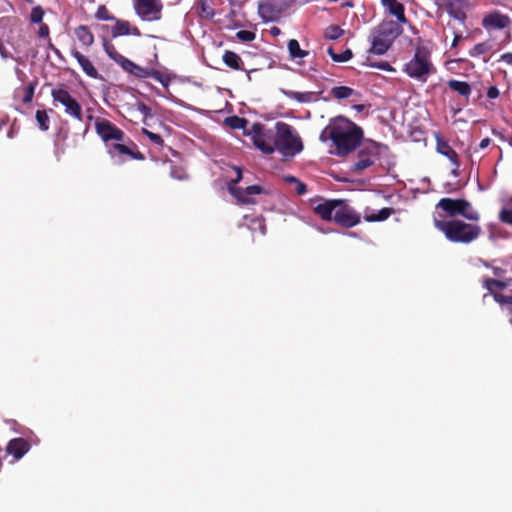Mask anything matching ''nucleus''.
I'll use <instances>...</instances> for the list:
<instances>
[{
    "instance_id": "49530a36",
    "label": "nucleus",
    "mask_w": 512,
    "mask_h": 512,
    "mask_svg": "<svg viewBox=\"0 0 512 512\" xmlns=\"http://www.w3.org/2000/svg\"><path fill=\"white\" fill-rule=\"evenodd\" d=\"M236 37L244 42H250L255 39V33L249 30H240L237 32Z\"/></svg>"
},
{
    "instance_id": "9d476101",
    "label": "nucleus",
    "mask_w": 512,
    "mask_h": 512,
    "mask_svg": "<svg viewBox=\"0 0 512 512\" xmlns=\"http://www.w3.org/2000/svg\"><path fill=\"white\" fill-rule=\"evenodd\" d=\"M51 96L55 102L64 106L67 115L78 121L83 120L82 106L68 90L62 87L55 88L51 91Z\"/></svg>"
},
{
    "instance_id": "052dcab7",
    "label": "nucleus",
    "mask_w": 512,
    "mask_h": 512,
    "mask_svg": "<svg viewBox=\"0 0 512 512\" xmlns=\"http://www.w3.org/2000/svg\"><path fill=\"white\" fill-rule=\"evenodd\" d=\"M462 39V36L460 34H455L452 46H456L457 43Z\"/></svg>"
},
{
    "instance_id": "423d86ee",
    "label": "nucleus",
    "mask_w": 512,
    "mask_h": 512,
    "mask_svg": "<svg viewBox=\"0 0 512 512\" xmlns=\"http://www.w3.org/2000/svg\"><path fill=\"white\" fill-rule=\"evenodd\" d=\"M434 67L431 61V51L424 45L415 48L411 60L405 63L403 71L411 78L426 82Z\"/></svg>"
},
{
    "instance_id": "72a5a7b5",
    "label": "nucleus",
    "mask_w": 512,
    "mask_h": 512,
    "mask_svg": "<svg viewBox=\"0 0 512 512\" xmlns=\"http://www.w3.org/2000/svg\"><path fill=\"white\" fill-rule=\"evenodd\" d=\"M147 78H153L154 80L158 81L162 84L163 87L168 88L171 82V78L168 74L163 73L156 69H149Z\"/></svg>"
},
{
    "instance_id": "3c124183",
    "label": "nucleus",
    "mask_w": 512,
    "mask_h": 512,
    "mask_svg": "<svg viewBox=\"0 0 512 512\" xmlns=\"http://www.w3.org/2000/svg\"><path fill=\"white\" fill-rule=\"evenodd\" d=\"M295 190L298 195H304L307 193V185L299 180L295 184Z\"/></svg>"
},
{
    "instance_id": "6e6d98bb",
    "label": "nucleus",
    "mask_w": 512,
    "mask_h": 512,
    "mask_svg": "<svg viewBox=\"0 0 512 512\" xmlns=\"http://www.w3.org/2000/svg\"><path fill=\"white\" fill-rule=\"evenodd\" d=\"M284 181L289 184H296L299 179L292 175H287L284 177Z\"/></svg>"
},
{
    "instance_id": "7ed1b4c3",
    "label": "nucleus",
    "mask_w": 512,
    "mask_h": 512,
    "mask_svg": "<svg viewBox=\"0 0 512 512\" xmlns=\"http://www.w3.org/2000/svg\"><path fill=\"white\" fill-rule=\"evenodd\" d=\"M433 223L445 235L446 239L453 243H472L482 233V228L479 224L467 223L460 219L439 220L435 218Z\"/></svg>"
},
{
    "instance_id": "5701e85b",
    "label": "nucleus",
    "mask_w": 512,
    "mask_h": 512,
    "mask_svg": "<svg viewBox=\"0 0 512 512\" xmlns=\"http://www.w3.org/2000/svg\"><path fill=\"white\" fill-rule=\"evenodd\" d=\"M447 85L451 90L463 97L466 103L469 101L470 95L472 93V88L469 83L465 81L450 79L447 82Z\"/></svg>"
},
{
    "instance_id": "4468645a",
    "label": "nucleus",
    "mask_w": 512,
    "mask_h": 512,
    "mask_svg": "<svg viewBox=\"0 0 512 512\" xmlns=\"http://www.w3.org/2000/svg\"><path fill=\"white\" fill-rule=\"evenodd\" d=\"M231 194L243 204H253L252 195H258L264 192V188L260 185H251L246 188L233 187L230 185Z\"/></svg>"
},
{
    "instance_id": "2f4dec72",
    "label": "nucleus",
    "mask_w": 512,
    "mask_h": 512,
    "mask_svg": "<svg viewBox=\"0 0 512 512\" xmlns=\"http://www.w3.org/2000/svg\"><path fill=\"white\" fill-rule=\"evenodd\" d=\"M197 11L200 17L210 20L214 17L215 13L209 4V0H198Z\"/></svg>"
},
{
    "instance_id": "39448f33",
    "label": "nucleus",
    "mask_w": 512,
    "mask_h": 512,
    "mask_svg": "<svg viewBox=\"0 0 512 512\" xmlns=\"http://www.w3.org/2000/svg\"><path fill=\"white\" fill-rule=\"evenodd\" d=\"M403 32V28L393 20L381 22L372 32L369 52L376 55L385 54L395 39Z\"/></svg>"
},
{
    "instance_id": "412c9836",
    "label": "nucleus",
    "mask_w": 512,
    "mask_h": 512,
    "mask_svg": "<svg viewBox=\"0 0 512 512\" xmlns=\"http://www.w3.org/2000/svg\"><path fill=\"white\" fill-rule=\"evenodd\" d=\"M37 81L30 82L26 86L18 87L14 90V99L19 100L24 104H28L34 97Z\"/></svg>"
},
{
    "instance_id": "f03ea898",
    "label": "nucleus",
    "mask_w": 512,
    "mask_h": 512,
    "mask_svg": "<svg viewBox=\"0 0 512 512\" xmlns=\"http://www.w3.org/2000/svg\"><path fill=\"white\" fill-rule=\"evenodd\" d=\"M313 211L324 221H334L343 228H352L361 222V216L346 200L328 199L313 206Z\"/></svg>"
},
{
    "instance_id": "2eb2a0df",
    "label": "nucleus",
    "mask_w": 512,
    "mask_h": 512,
    "mask_svg": "<svg viewBox=\"0 0 512 512\" xmlns=\"http://www.w3.org/2000/svg\"><path fill=\"white\" fill-rule=\"evenodd\" d=\"M511 24L509 16L499 11L489 13L484 16L482 26L485 29H505Z\"/></svg>"
},
{
    "instance_id": "e2e57ef3",
    "label": "nucleus",
    "mask_w": 512,
    "mask_h": 512,
    "mask_svg": "<svg viewBox=\"0 0 512 512\" xmlns=\"http://www.w3.org/2000/svg\"><path fill=\"white\" fill-rule=\"evenodd\" d=\"M508 143L512 146V135L510 136V138L508 139Z\"/></svg>"
},
{
    "instance_id": "1a4fd4ad",
    "label": "nucleus",
    "mask_w": 512,
    "mask_h": 512,
    "mask_svg": "<svg viewBox=\"0 0 512 512\" xmlns=\"http://www.w3.org/2000/svg\"><path fill=\"white\" fill-rule=\"evenodd\" d=\"M295 0H260L258 14L264 22L277 21Z\"/></svg>"
},
{
    "instance_id": "f3484780",
    "label": "nucleus",
    "mask_w": 512,
    "mask_h": 512,
    "mask_svg": "<svg viewBox=\"0 0 512 512\" xmlns=\"http://www.w3.org/2000/svg\"><path fill=\"white\" fill-rule=\"evenodd\" d=\"M30 449V443L22 438L11 439L7 446L6 452L14 457L16 461L20 460Z\"/></svg>"
},
{
    "instance_id": "c85d7f7f",
    "label": "nucleus",
    "mask_w": 512,
    "mask_h": 512,
    "mask_svg": "<svg viewBox=\"0 0 512 512\" xmlns=\"http://www.w3.org/2000/svg\"><path fill=\"white\" fill-rule=\"evenodd\" d=\"M395 213V210L391 207L382 208L378 213L365 214L364 220L367 222H380L388 219Z\"/></svg>"
},
{
    "instance_id": "0e129e2a",
    "label": "nucleus",
    "mask_w": 512,
    "mask_h": 512,
    "mask_svg": "<svg viewBox=\"0 0 512 512\" xmlns=\"http://www.w3.org/2000/svg\"><path fill=\"white\" fill-rule=\"evenodd\" d=\"M508 304H509V305H512V296H510L509 301H508Z\"/></svg>"
},
{
    "instance_id": "4be33fe9",
    "label": "nucleus",
    "mask_w": 512,
    "mask_h": 512,
    "mask_svg": "<svg viewBox=\"0 0 512 512\" xmlns=\"http://www.w3.org/2000/svg\"><path fill=\"white\" fill-rule=\"evenodd\" d=\"M115 25L111 29L112 37L116 38L119 36L129 35L131 33L139 35V30L135 27L131 30L130 23L128 21L120 20L115 18Z\"/></svg>"
},
{
    "instance_id": "cd10ccee",
    "label": "nucleus",
    "mask_w": 512,
    "mask_h": 512,
    "mask_svg": "<svg viewBox=\"0 0 512 512\" xmlns=\"http://www.w3.org/2000/svg\"><path fill=\"white\" fill-rule=\"evenodd\" d=\"M223 62L226 66L233 70H242L241 65L243 64V61L241 57L233 51H225L223 54Z\"/></svg>"
},
{
    "instance_id": "f704fd0d",
    "label": "nucleus",
    "mask_w": 512,
    "mask_h": 512,
    "mask_svg": "<svg viewBox=\"0 0 512 512\" xmlns=\"http://www.w3.org/2000/svg\"><path fill=\"white\" fill-rule=\"evenodd\" d=\"M331 95L335 99H346L354 94V90L348 86H336L331 89Z\"/></svg>"
},
{
    "instance_id": "7c9ffc66",
    "label": "nucleus",
    "mask_w": 512,
    "mask_h": 512,
    "mask_svg": "<svg viewBox=\"0 0 512 512\" xmlns=\"http://www.w3.org/2000/svg\"><path fill=\"white\" fill-rule=\"evenodd\" d=\"M287 47H288L289 55L292 59L304 58L309 54L308 51L300 48V44L296 39H290L288 41Z\"/></svg>"
},
{
    "instance_id": "aec40b11",
    "label": "nucleus",
    "mask_w": 512,
    "mask_h": 512,
    "mask_svg": "<svg viewBox=\"0 0 512 512\" xmlns=\"http://www.w3.org/2000/svg\"><path fill=\"white\" fill-rule=\"evenodd\" d=\"M462 199L441 198L436 207L442 209L450 217L460 216Z\"/></svg>"
},
{
    "instance_id": "6ab92c4d",
    "label": "nucleus",
    "mask_w": 512,
    "mask_h": 512,
    "mask_svg": "<svg viewBox=\"0 0 512 512\" xmlns=\"http://www.w3.org/2000/svg\"><path fill=\"white\" fill-rule=\"evenodd\" d=\"M71 55L77 60V62L81 66L83 72L87 76H89L93 79H98L100 77L98 70L94 67L92 62L86 56H84L82 53H80L76 49L71 51Z\"/></svg>"
},
{
    "instance_id": "ea45409f",
    "label": "nucleus",
    "mask_w": 512,
    "mask_h": 512,
    "mask_svg": "<svg viewBox=\"0 0 512 512\" xmlns=\"http://www.w3.org/2000/svg\"><path fill=\"white\" fill-rule=\"evenodd\" d=\"M484 287L492 294H494L495 289H504L506 284L500 280L493 278H486L484 280Z\"/></svg>"
},
{
    "instance_id": "dca6fc26",
    "label": "nucleus",
    "mask_w": 512,
    "mask_h": 512,
    "mask_svg": "<svg viewBox=\"0 0 512 512\" xmlns=\"http://www.w3.org/2000/svg\"><path fill=\"white\" fill-rule=\"evenodd\" d=\"M435 139L436 151L439 154L447 157L452 163V165L455 167V169H458L460 167V161L456 151L450 146L448 141H446L444 137L441 136L440 133L435 134Z\"/></svg>"
},
{
    "instance_id": "c9c22d12",
    "label": "nucleus",
    "mask_w": 512,
    "mask_h": 512,
    "mask_svg": "<svg viewBox=\"0 0 512 512\" xmlns=\"http://www.w3.org/2000/svg\"><path fill=\"white\" fill-rule=\"evenodd\" d=\"M344 34V30L338 25H329L324 30V37L328 40H337Z\"/></svg>"
},
{
    "instance_id": "09e8293b",
    "label": "nucleus",
    "mask_w": 512,
    "mask_h": 512,
    "mask_svg": "<svg viewBox=\"0 0 512 512\" xmlns=\"http://www.w3.org/2000/svg\"><path fill=\"white\" fill-rule=\"evenodd\" d=\"M369 66L376 67V68L381 69L383 71H388V72L394 71V68L387 61L371 63Z\"/></svg>"
},
{
    "instance_id": "f8f14e48",
    "label": "nucleus",
    "mask_w": 512,
    "mask_h": 512,
    "mask_svg": "<svg viewBox=\"0 0 512 512\" xmlns=\"http://www.w3.org/2000/svg\"><path fill=\"white\" fill-rule=\"evenodd\" d=\"M135 10L143 20H158L163 8L161 0H136Z\"/></svg>"
},
{
    "instance_id": "ddd939ff",
    "label": "nucleus",
    "mask_w": 512,
    "mask_h": 512,
    "mask_svg": "<svg viewBox=\"0 0 512 512\" xmlns=\"http://www.w3.org/2000/svg\"><path fill=\"white\" fill-rule=\"evenodd\" d=\"M108 154L111 157H115L118 155H126L134 160H145L144 154L137 150V145L129 138H127V141L125 139L124 142H118L108 145Z\"/></svg>"
},
{
    "instance_id": "b1692460",
    "label": "nucleus",
    "mask_w": 512,
    "mask_h": 512,
    "mask_svg": "<svg viewBox=\"0 0 512 512\" xmlns=\"http://www.w3.org/2000/svg\"><path fill=\"white\" fill-rule=\"evenodd\" d=\"M244 220L246 221V223L241 224L240 226L246 225L247 228L252 233L259 232L261 235L266 234V223H265V219L262 216H257V217L245 216Z\"/></svg>"
},
{
    "instance_id": "de8ad7c7",
    "label": "nucleus",
    "mask_w": 512,
    "mask_h": 512,
    "mask_svg": "<svg viewBox=\"0 0 512 512\" xmlns=\"http://www.w3.org/2000/svg\"><path fill=\"white\" fill-rule=\"evenodd\" d=\"M138 111L144 116L145 119L153 117L151 108L145 103L138 104Z\"/></svg>"
},
{
    "instance_id": "603ef678",
    "label": "nucleus",
    "mask_w": 512,
    "mask_h": 512,
    "mask_svg": "<svg viewBox=\"0 0 512 512\" xmlns=\"http://www.w3.org/2000/svg\"><path fill=\"white\" fill-rule=\"evenodd\" d=\"M493 298H494V300H495L497 303H500V304H508V301H509L510 296L503 295V294H499V293H494V294H493Z\"/></svg>"
},
{
    "instance_id": "a18cd8bd",
    "label": "nucleus",
    "mask_w": 512,
    "mask_h": 512,
    "mask_svg": "<svg viewBox=\"0 0 512 512\" xmlns=\"http://www.w3.org/2000/svg\"><path fill=\"white\" fill-rule=\"evenodd\" d=\"M499 220L512 226V208H503L499 212Z\"/></svg>"
},
{
    "instance_id": "6e6552de",
    "label": "nucleus",
    "mask_w": 512,
    "mask_h": 512,
    "mask_svg": "<svg viewBox=\"0 0 512 512\" xmlns=\"http://www.w3.org/2000/svg\"><path fill=\"white\" fill-rule=\"evenodd\" d=\"M249 134L255 147L262 153L270 155L276 151V130L254 123Z\"/></svg>"
},
{
    "instance_id": "5fc2aeb1",
    "label": "nucleus",
    "mask_w": 512,
    "mask_h": 512,
    "mask_svg": "<svg viewBox=\"0 0 512 512\" xmlns=\"http://www.w3.org/2000/svg\"><path fill=\"white\" fill-rule=\"evenodd\" d=\"M49 35V27L46 24H43L39 28V36L47 37Z\"/></svg>"
},
{
    "instance_id": "a211bd4d",
    "label": "nucleus",
    "mask_w": 512,
    "mask_h": 512,
    "mask_svg": "<svg viewBox=\"0 0 512 512\" xmlns=\"http://www.w3.org/2000/svg\"><path fill=\"white\" fill-rule=\"evenodd\" d=\"M382 5L386 7L391 15L396 17L398 24H406L408 19L405 15V7L402 3L394 0H381Z\"/></svg>"
},
{
    "instance_id": "393cba45",
    "label": "nucleus",
    "mask_w": 512,
    "mask_h": 512,
    "mask_svg": "<svg viewBox=\"0 0 512 512\" xmlns=\"http://www.w3.org/2000/svg\"><path fill=\"white\" fill-rule=\"evenodd\" d=\"M74 33L83 46L90 47L94 43V35L88 26L80 25L75 28Z\"/></svg>"
},
{
    "instance_id": "680f3d73",
    "label": "nucleus",
    "mask_w": 512,
    "mask_h": 512,
    "mask_svg": "<svg viewBox=\"0 0 512 512\" xmlns=\"http://www.w3.org/2000/svg\"><path fill=\"white\" fill-rule=\"evenodd\" d=\"M271 33L273 35H279L280 34V29L278 27H272Z\"/></svg>"
},
{
    "instance_id": "4c0bfd02",
    "label": "nucleus",
    "mask_w": 512,
    "mask_h": 512,
    "mask_svg": "<svg viewBox=\"0 0 512 512\" xmlns=\"http://www.w3.org/2000/svg\"><path fill=\"white\" fill-rule=\"evenodd\" d=\"M225 123L232 129H243L248 121L245 118L231 116L225 119Z\"/></svg>"
},
{
    "instance_id": "a19ab883",
    "label": "nucleus",
    "mask_w": 512,
    "mask_h": 512,
    "mask_svg": "<svg viewBox=\"0 0 512 512\" xmlns=\"http://www.w3.org/2000/svg\"><path fill=\"white\" fill-rule=\"evenodd\" d=\"M95 17L102 21H113L115 17L112 16L105 5H100L95 13Z\"/></svg>"
},
{
    "instance_id": "c756f323",
    "label": "nucleus",
    "mask_w": 512,
    "mask_h": 512,
    "mask_svg": "<svg viewBox=\"0 0 512 512\" xmlns=\"http://www.w3.org/2000/svg\"><path fill=\"white\" fill-rule=\"evenodd\" d=\"M103 48L108 55L110 59L115 61L117 64L121 66V64L124 62L126 57H124L122 54H120L114 44H112L110 41L104 39L103 40Z\"/></svg>"
},
{
    "instance_id": "79ce46f5",
    "label": "nucleus",
    "mask_w": 512,
    "mask_h": 512,
    "mask_svg": "<svg viewBox=\"0 0 512 512\" xmlns=\"http://www.w3.org/2000/svg\"><path fill=\"white\" fill-rule=\"evenodd\" d=\"M142 133L155 145L157 146H163L164 145V140L163 138L159 135V134H156V133H153L151 131H149L148 129L146 128H143L142 129Z\"/></svg>"
},
{
    "instance_id": "864d4df0",
    "label": "nucleus",
    "mask_w": 512,
    "mask_h": 512,
    "mask_svg": "<svg viewBox=\"0 0 512 512\" xmlns=\"http://www.w3.org/2000/svg\"><path fill=\"white\" fill-rule=\"evenodd\" d=\"M487 96L490 99H495L499 96V90L496 86H491L487 90Z\"/></svg>"
},
{
    "instance_id": "473e14b6",
    "label": "nucleus",
    "mask_w": 512,
    "mask_h": 512,
    "mask_svg": "<svg viewBox=\"0 0 512 512\" xmlns=\"http://www.w3.org/2000/svg\"><path fill=\"white\" fill-rule=\"evenodd\" d=\"M327 53L334 62L338 63L347 62L353 57V52L351 49H346L342 53H335L333 48L329 47Z\"/></svg>"
},
{
    "instance_id": "c03bdc74",
    "label": "nucleus",
    "mask_w": 512,
    "mask_h": 512,
    "mask_svg": "<svg viewBox=\"0 0 512 512\" xmlns=\"http://www.w3.org/2000/svg\"><path fill=\"white\" fill-rule=\"evenodd\" d=\"M288 95L290 98H293L300 103L309 102L312 98L311 92H290Z\"/></svg>"
},
{
    "instance_id": "f257e3e1",
    "label": "nucleus",
    "mask_w": 512,
    "mask_h": 512,
    "mask_svg": "<svg viewBox=\"0 0 512 512\" xmlns=\"http://www.w3.org/2000/svg\"><path fill=\"white\" fill-rule=\"evenodd\" d=\"M330 140L336 148V154L344 157L355 151L362 143L363 129L349 119L338 116L331 120Z\"/></svg>"
},
{
    "instance_id": "e433bc0d",
    "label": "nucleus",
    "mask_w": 512,
    "mask_h": 512,
    "mask_svg": "<svg viewBox=\"0 0 512 512\" xmlns=\"http://www.w3.org/2000/svg\"><path fill=\"white\" fill-rule=\"evenodd\" d=\"M36 121L42 131H47L49 129L50 118L45 110L36 111Z\"/></svg>"
},
{
    "instance_id": "58836bf2",
    "label": "nucleus",
    "mask_w": 512,
    "mask_h": 512,
    "mask_svg": "<svg viewBox=\"0 0 512 512\" xmlns=\"http://www.w3.org/2000/svg\"><path fill=\"white\" fill-rule=\"evenodd\" d=\"M491 49V46L487 42H481L476 45L469 51V56L478 57L480 55L486 54Z\"/></svg>"
},
{
    "instance_id": "13d9d810",
    "label": "nucleus",
    "mask_w": 512,
    "mask_h": 512,
    "mask_svg": "<svg viewBox=\"0 0 512 512\" xmlns=\"http://www.w3.org/2000/svg\"><path fill=\"white\" fill-rule=\"evenodd\" d=\"M491 143V140L490 138H484L481 140L480 144H479V148L480 149H485L487 148Z\"/></svg>"
},
{
    "instance_id": "bf43d9fd",
    "label": "nucleus",
    "mask_w": 512,
    "mask_h": 512,
    "mask_svg": "<svg viewBox=\"0 0 512 512\" xmlns=\"http://www.w3.org/2000/svg\"><path fill=\"white\" fill-rule=\"evenodd\" d=\"M235 169H236V172H237V177L234 180H232V184H236V183H238L242 179V171H241V169L237 168V167Z\"/></svg>"
},
{
    "instance_id": "9b49d317",
    "label": "nucleus",
    "mask_w": 512,
    "mask_h": 512,
    "mask_svg": "<svg viewBox=\"0 0 512 512\" xmlns=\"http://www.w3.org/2000/svg\"><path fill=\"white\" fill-rule=\"evenodd\" d=\"M96 134L101 140L108 144L111 141L124 142L126 135L123 130L111 121L104 118H97L95 121Z\"/></svg>"
},
{
    "instance_id": "a878e982",
    "label": "nucleus",
    "mask_w": 512,
    "mask_h": 512,
    "mask_svg": "<svg viewBox=\"0 0 512 512\" xmlns=\"http://www.w3.org/2000/svg\"><path fill=\"white\" fill-rule=\"evenodd\" d=\"M121 67L123 68V70H125L126 72L130 73L131 75H133L137 78H140V79L147 78L149 69L143 68V67L137 65L136 63L132 62L131 60H129L127 58L121 64Z\"/></svg>"
},
{
    "instance_id": "37998d69",
    "label": "nucleus",
    "mask_w": 512,
    "mask_h": 512,
    "mask_svg": "<svg viewBox=\"0 0 512 512\" xmlns=\"http://www.w3.org/2000/svg\"><path fill=\"white\" fill-rule=\"evenodd\" d=\"M44 11L40 6L33 7L30 14V20L32 23L38 24L43 20Z\"/></svg>"
},
{
    "instance_id": "8fccbe9b",
    "label": "nucleus",
    "mask_w": 512,
    "mask_h": 512,
    "mask_svg": "<svg viewBox=\"0 0 512 512\" xmlns=\"http://www.w3.org/2000/svg\"><path fill=\"white\" fill-rule=\"evenodd\" d=\"M331 129V122L324 128V130L321 132L319 139L321 142H327L330 140V130Z\"/></svg>"
},
{
    "instance_id": "0eeeda50",
    "label": "nucleus",
    "mask_w": 512,
    "mask_h": 512,
    "mask_svg": "<svg viewBox=\"0 0 512 512\" xmlns=\"http://www.w3.org/2000/svg\"><path fill=\"white\" fill-rule=\"evenodd\" d=\"M361 148L357 154V161L352 165V171L360 173L373 166L380 155L389 150L386 144L367 139L360 145Z\"/></svg>"
},
{
    "instance_id": "20e7f679",
    "label": "nucleus",
    "mask_w": 512,
    "mask_h": 512,
    "mask_svg": "<svg viewBox=\"0 0 512 512\" xmlns=\"http://www.w3.org/2000/svg\"><path fill=\"white\" fill-rule=\"evenodd\" d=\"M276 129V151L285 159L293 158L300 153L304 146L297 131L288 123L277 122Z\"/></svg>"
},
{
    "instance_id": "69168bd1",
    "label": "nucleus",
    "mask_w": 512,
    "mask_h": 512,
    "mask_svg": "<svg viewBox=\"0 0 512 512\" xmlns=\"http://www.w3.org/2000/svg\"><path fill=\"white\" fill-rule=\"evenodd\" d=\"M25 1L28 2V3H32L33 2V0H25Z\"/></svg>"
},
{
    "instance_id": "4d7b16f0",
    "label": "nucleus",
    "mask_w": 512,
    "mask_h": 512,
    "mask_svg": "<svg viewBox=\"0 0 512 512\" xmlns=\"http://www.w3.org/2000/svg\"><path fill=\"white\" fill-rule=\"evenodd\" d=\"M501 59L508 63V64H511L512 65V53L508 52V53H505L501 56Z\"/></svg>"
},
{
    "instance_id": "bb28decb",
    "label": "nucleus",
    "mask_w": 512,
    "mask_h": 512,
    "mask_svg": "<svg viewBox=\"0 0 512 512\" xmlns=\"http://www.w3.org/2000/svg\"><path fill=\"white\" fill-rule=\"evenodd\" d=\"M460 216L472 223H477L480 220V213L465 199H462Z\"/></svg>"
}]
</instances>
